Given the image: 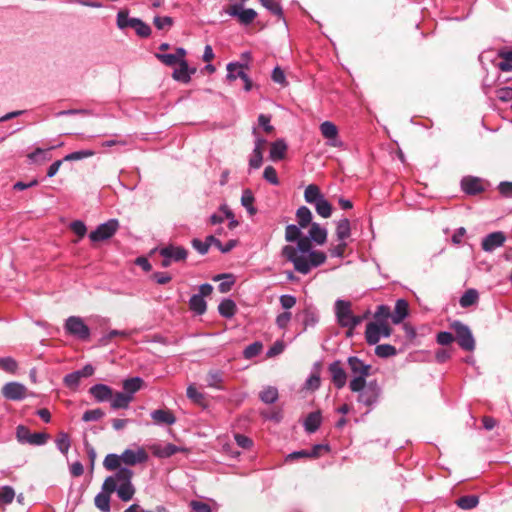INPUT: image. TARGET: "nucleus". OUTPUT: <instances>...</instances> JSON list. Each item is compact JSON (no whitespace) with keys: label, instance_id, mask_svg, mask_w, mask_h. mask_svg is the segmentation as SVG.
<instances>
[{"label":"nucleus","instance_id":"obj_44","mask_svg":"<svg viewBox=\"0 0 512 512\" xmlns=\"http://www.w3.org/2000/svg\"><path fill=\"white\" fill-rule=\"evenodd\" d=\"M55 443L57 449L64 455L68 453L71 447L70 437L66 432L58 433Z\"/></svg>","mask_w":512,"mask_h":512},{"label":"nucleus","instance_id":"obj_9","mask_svg":"<svg viewBox=\"0 0 512 512\" xmlns=\"http://www.w3.org/2000/svg\"><path fill=\"white\" fill-rule=\"evenodd\" d=\"M392 329L389 323H368L365 330V340L369 345H376L381 337H389Z\"/></svg>","mask_w":512,"mask_h":512},{"label":"nucleus","instance_id":"obj_6","mask_svg":"<svg viewBox=\"0 0 512 512\" xmlns=\"http://www.w3.org/2000/svg\"><path fill=\"white\" fill-rule=\"evenodd\" d=\"M245 69H247V63L230 62L227 64L226 78L229 82L240 78L243 82L244 91L249 92L252 88V80L245 72Z\"/></svg>","mask_w":512,"mask_h":512},{"label":"nucleus","instance_id":"obj_26","mask_svg":"<svg viewBox=\"0 0 512 512\" xmlns=\"http://www.w3.org/2000/svg\"><path fill=\"white\" fill-rule=\"evenodd\" d=\"M137 20H138V18L129 16L128 10H120L117 13L116 24L120 30H125L127 28L134 29V26H136L135 23L137 22Z\"/></svg>","mask_w":512,"mask_h":512},{"label":"nucleus","instance_id":"obj_10","mask_svg":"<svg viewBox=\"0 0 512 512\" xmlns=\"http://www.w3.org/2000/svg\"><path fill=\"white\" fill-rule=\"evenodd\" d=\"M65 330L68 334L80 339L87 340L90 337V329L78 316H70L65 322Z\"/></svg>","mask_w":512,"mask_h":512},{"label":"nucleus","instance_id":"obj_33","mask_svg":"<svg viewBox=\"0 0 512 512\" xmlns=\"http://www.w3.org/2000/svg\"><path fill=\"white\" fill-rule=\"evenodd\" d=\"M323 194L320 191V188L315 184H310L306 187L304 191V199L309 204H315L323 198Z\"/></svg>","mask_w":512,"mask_h":512},{"label":"nucleus","instance_id":"obj_37","mask_svg":"<svg viewBox=\"0 0 512 512\" xmlns=\"http://www.w3.org/2000/svg\"><path fill=\"white\" fill-rule=\"evenodd\" d=\"M218 312L222 317L231 318L236 313V304L231 299H224L218 306Z\"/></svg>","mask_w":512,"mask_h":512},{"label":"nucleus","instance_id":"obj_42","mask_svg":"<svg viewBox=\"0 0 512 512\" xmlns=\"http://www.w3.org/2000/svg\"><path fill=\"white\" fill-rule=\"evenodd\" d=\"M263 7H265L271 14L284 19L283 9L277 0H259Z\"/></svg>","mask_w":512,"mask_h":512},{"label":"nucleus","instance_id":"obj_29","mask_svg":"<svg viewBox=\"0 0 512 512\" xmlns=\"http://www.w3.org/2000/svg\"><path fill=\"white\" fill-rule=\"evenodd\" d=\"M309 238L317 244L322 245L327 240V230L318 223H312L309 230Z\"/></svg>","mask_w":512,"mask_h":512},{"label":"nucleus","instance_id":"obj_39","mask_svg":"<svg viewBox=\"0 0 512 512\" xmlns=\"http://www.w3.org/2000/svg\"><path fill=\"white\" fill-rule=\"evenodd\" d=\"M479 299L478 291L475 289H468L464 292L459 300V304L463 308L470 307L477 303Z\"/></svg>","mask_w":512,"mask_h":512},{"label":"nucleus","instance_id":"obj_25","mask_svg":"<svg viewBox=\"0 0 512 512\" xmlns=\"http://www.w3.org/2000/svg\"><path fill=\"white\" fill-rule=\"evenodd\" d=\"M153 454L159 458H168L173 456L174 454L182 451V449L172 443H167L165 445H155L153 446Z\"/></svg>","mask_w":512,"mask_h":512},{"label":"nucleus","instance_id":"obj_49","mask_svg":"<svg viewBox=\"0 0 512 512\" xmlns=\"http://www.w3.org/2000/svg\"><path fill=\"white\" fill-rule=\"evenodd\" d=\"M397 354V350L393 345L390 344H380L375 348V355L380 358H388L395 356Z\"/></svg>","mask_w":512,"mask_h":512},{"label":"nucleus","instance_id":"obj_38","mask_svg":"<svg viewBox=\"0 0 512 512\" xmlns=\"http://www.w3.org/2000/svg\"><path fill=\"white\" fill-rule=\"evenodd\" d=\"M351 234L350 221L347 218L340 219L336 226V236L338 240L344 241Z\"/></svg>","mask_w":512,"mask_h":512},{"label":"nucleus","instance_id":"obj_59","mask_svg":"<svg viewBox=\"0 0 512 512\" xmlns=\"http://www.w3.org/2000/svg\"><path fill=\"white\" fill-rule=\"evenodd\" d=\"M80 379V374L74 371L64 377V384L70 389H76L80 383Z\"/></svg>","mask_w":512,"mask_h":512},{"label":"nucleus","instance_id":"obj_57","mask_svg":"<svg viewBox=\"0 0 512 512\" xmlns=\"http://www.w3.org/2000/svg\"><path fill=\"white\" fill-rule=\"evenodd\" d=\"M263 178L272 185H279L277 171L273 166H267L263 172Z\"/></svg>","mask_w":512,"mask_h":512},{"label":"nucleus","instance_id":"obj_1","mask_svg":"<svg viewBox=\"0 0 512 512\" xmlns=\"http://www.w3.org/2000/svg\"><path fill=\"white\" fill-rule=\"evenodd\" d=\"M134 473L129 468H121L114 475L108 476L103 484L102 491L95 496L94 504L102 512L110 511V495L117 493L123 502L130 501L136 492L132 483Z\"/></svg>","mask_w":512,"mask_h":512},{"label":"nucleus","instance_id":"obj_55","mask_svg":"<svg viewBox=\"0 0 512 512\" xmlns=\"http://www.w3.org/2000/svg\"><path fill=\"white\" fill-rule=\"evenodd\" d=\"M302 321L304 325V330H306L308 327H312L318 322V315L310 309H305L303 311Z\"/></svg>","mask_w":512,"mask_h":512},{"label":"nucleus","instance_id":"obj_12","mask_svg":"<svg viewBox=\"0 0 512 512\" xmlns=\"http://www.w3.org/2000/svg\"><path fill=\"white\" fill-rule=\"evenodd\" d=\"M226 13L231 17H236L241 25H250L257 17V12L252 8H244L241 3L232 4Z\"/></svg>","mask_w":512,"mask_h":512},{"label":"nucleus","instance_id":"obj_8","mask_svg":"<svg viewBox=\"0 0 512 512\" xmlns=\"http://www.w3.org/2000/svg\"><path fill=\"white\" fill-rule=\"evenodd\" d=\"M120 227L117 219H109L107 222L100 224L97 228L90 232L89 239L92 242L105 241L112 238Z\"/></svg>","mask_w":512,"mask_h":512},{"label":"nucleus","instance_id":"obj_3","mask_svg":"<svg viewBox=\"0 0 512 512\" xmlns=\"http://www.w3.org/2000/svg\"><path fill=\"white\" fill-rule=\"evenodd\" d=\"M347 363L351 373L354 375L349 383V388L351 391H359L363 388L372 367L356 356L349 357Z\"/></svg>","mask_w":512,"mask_h":512},{"label":"nucleus","instance_id":"obj_63","mask_svg":"<svg viewBox=\"0 0 512 512\" xmlns=\"http://www.w3.org/2000/svg\"><path fill=\"white\" fill-rule=\"evenodd\" d=\"M155 57L165 64L166 66H174L176 64H179L177 58L174 56V54L170 53H156Z\"/></svg>","mask_w":512,"mask_h":512},{"label":"nucleus","instance_id":"obj_50","mask_svg":"<svg viewBox=\"0 0 512 512\" xmlns=\"http://www.w3.org/2000/svg\"><path fill=\"white\" fill-rule=\"evenodd\" d=\"M316 212L323 218H328L332 214L331 204L323 197L320 201L314 204Z\"/></svg>","mask_w":512,"mask_h":512},{"label":"nucleus","instance_id":"obj_27","mask_svg":"<svg viewBox=\"0 0 512 512\" xmlns=\"http://www.w3.org/2000/svg\"><path fill=\"white\" fill-rule=\"evenodd\" d=\"M287 152V144L284 140L278 139L271 144L270 158L273 161L284 159Z\"/></svg>","mask_w":512,"mask_h":512},{"label":"nucleus","instance_id":"obj_43","mask_svg":"<svg viewBox=\"0 0 512 512\" xmlns=\"http://www.w3.org/2000/svg\"><path fill=\"white\" fill-rule=\"evenodd\" d=\"M262 402L266 404H273L278 399V390L275 387L267 386L259 394Z\"/></svg>","mask_w":512,"mask_h":512},{"label":"nucleus","instance_id":"obj_52","mask_svg":"<svg viewBox=\"0 0 512 512\" xmlns=\"http://www.w3.org/2000/svg\"><path fill=\"white\" fill-rule=\"evenodd\" d=\"M262 348H263V345L261 342H254V343H251L250 345H248L244 351H243V356L246 358V359H252L256 356H258L261 351H262Z\"/></svg>","mask_w":512,"mask_h":512},{"label":"nucleus","instance_id":"obj_62","mask_svg":"<svg viewBox=\"0 0 512 512\" xmlns=\"http://www.w3.org/2000/svg\"><path fill=\"white\" fill-rule=\"evenodd\" d=\"M48 438V434L44 432L32 433L31 437L28 439V444L41 446L47 442Z\"/></svg>","mask_w":512,"mask_h":512},{"label":"nucleus","instance_id":"obj_54","mask_svg":"<svg viewBox=\"0 0 512 512\" xmlns=\"http://www.w3.org/2000/svg\"><path fill=\"white\" fill-rule=\"evenodd\" d=\"M271 79L274 83L279 84L281 87H285L287 85L285 72L280 66H276L273 69L271 73Z\"/></svg>","mask_w":512,"mask_h":512},{"label":"nucleus","instance_id":"obj_28","mask_svg":"<svg viewBox=\"0 0 512 512\" xmlns=\"http://www.w3.org/2000/svg\"><path fill=\"white\" fill-rule=\"evenodd\" d=\"M497 55L501 61L496 64V67L504 72L512 71V50L503 48L498 51Z\"/></svg>","mask_w":512,"mask_h":512},{"label":"nucleus","instance_id":"obj_45","mask_svg":"<svg viewBox=\"0 0 512 512\" xmlns=\"http://www.w3.org/2000/svg\"><path fill=\"white\" fill-rule=\"evenodd\" d=\"M255 201L254 195L250 189L243 191L241 196V204L247 209V211L253 215L256 213V208L253 203Z\"/></svg>","mask_w":512,"mask_h":512},{"label":"nucleus","instance_id":"obj_64","mask_svg":"<svg viewBox=\"0 0 512 512\" xmlns=\"http://www.w3.org/2000/svg\"><path fill=\"white\" fill-rule=\"evenodd\" d=\"M189 506L191 512H212L210 505L202 501L192 500Z\"/></svg>","mask_w":512,"mask_h":512},{"label":"nucleus","instance_id":"obj_13","mask_svg":"<svg viewBox=\"0 0 512 512\" xmlns=\"http://www.w3.org/2000/svg\"><path fill=\"white\" fill-rule=\"evenodd\" d=\"M331 381L337 389H342L347 383V373L340 360H335L328 366Z\"/></svg>","mask_w":512,"mask_h":512},{"label":"nucleus","instance_id":"obj_53","mask_svg":"<svg viewBox=\"0 0 512 512\" xmlns=\"http://www.w3.org/2000/svg\"><path fill=\"white\" fill-rule=\"evenodd\" d=\"M135 25L136 26H134V30L137 36L141 38H148L151 35V27L147 23L142 21L140 18H138Z\"/></svg>","mask_w":512,"mask_h":512},{"label":"nucleus","instance_id":"obj_34","mask_svg":"<svg viewBox=\"0 0 512 512\" xmlns=\"http://www.w3.org/2000/svg\"><path fill=\"white\" fill-rule=\"evenodd\" d=\"M207 386L223 390V372L221 370H210L206 376Z\"/></svg>","mask_w":512,"mask_h":512},{"label":"nucleus","instance_id":"obj_30","mask_svg":"<svg viewBox=\"0 0 512 512\" xmlns=\"http://www.w3.org/2000/svg\"><path fill=\"white\" fill-rule=\"evenodd\" d=\"M321 421L322 416L319 411L311 412L304 421V428L308 433H314L319 429Z\"/></svg>","mask_w":512,"mask_h":512},{"label":"nucleus","instance_id":"obj_2","mask_svg":"<svg viewBox=\"0 0 512 512\" xmlns=\"http://www.w3.org/2000/svg\"><path fill=\"white\" fill-rule=\"evenodd\" d=\"M311 239L302 236L297 245H285L281 250V256L288 262H291L295 271L306 275L309 273V268L306 265L305 257L312 251Z\"/></svg>","mask_w":512,"mask_h":512},{"label":"nucleus","instance_id":"obj_14","mask_svg":"<svg viewBox=\"0 0 512 512\" xmlns=\"http://www.w3.org/2000/svg\"><path fill=\"white\" fill-rule=\"evenodd\" d=\"M121 456L123 463L127 466L143 464L149 459V455L143 447H138L136 450L126 449Z\"/></svg>","mask_w":512,"mask_h":512},{"label":"nucleus","instance_id":"obj_31","mask_svg":"<svg viewBox=\"0 0 512 512\" xmlns=\"http://www.w3.org/2000/svg\"><path fill=\"white\" fill-rule=\"evenodd\" d=\"M327 257L326 254L322 251L312 250L306 257V265L309 268V272L312 268L318 267L325 263Z\"/></svg>","mask_w":512,"mask_h":512},{"label":"nucleus","instance_id":"obj_4","mask_svg":"<svg viewBox=\"0 0 512 512\" xmlns=\"http://www.w3.org/2000/svg\"><path fill=\"white\" fill-rule=\"evenodd\" d=\"M454 330L458 345L465 351H473L475 349V339L470 328L461 321H454L451 324Z\"/></svg>","mask_w":512,"mask_h":512},{"label":"nucleus","instance_id":"obj_60","mask_svg":"<svg viewBox=\"0 0 512 512\" xmlns=\"http://www.w3.org/2000/svg\"><path fill=\"white\" fill-rule=\"evenodd\" d=\"M0 368L6 372L14 373L17 369V362L12 357L0 358Z\"/></svg>","mask_w":512,"mask_h":512},{"label":"nucleus","instance_id":"obj_51","mask_svg":"<svg viewBox=\"0 0 512 512\" xmlns=\"http://www.w3.org/2000/svg\"><path fill=\"white\" fill-rule=\"evenodd\" d=\"M153 24L158 30L170 29L174 24V20L170 16H155Z\"/></svg>","mask_w":512,"mask_h":512},{"label":"nucleus","instance_id":"obj_46","mask_svg":"<svg viewBox=\"0 0 512 512\" xmlns=\"http://www.w3.org/2000/svg\"><path fill=\"white\" fill-rule=\"evenodd\" d=\"M391 318V311L387 305H379L374 313V319L372 323H388V319Z\"/></svg>","mask_w":512,"mask_h":512},{"label":"nucleus","instance_id":"obj_5","mask_svg":"<svg viewBox=\"0 0 512 512\" xmlns=\"http://www.w3.org/2000/svg\"><path fill=\"white\" fill-rule=\"evenodd\" d=\"M359 393L357 401L369 408L375 405L381 395V388L376 380L365 382L363 388L357 391Z\"/></svg>","mask_w":512,"mask_h":512},{"label":"nucleus","instance_id":"obj_40","mask_svg":"<svg viewBox=\"0 0 512 512\" xmlns=\"http://www.w3.org/2000/svg\"><path fill=\"white\" fill-rule=\"evenodd\" d=\"M296 218L299 226L305 228L311 224L312 213L306 206H301L296 211Z\"/></svg>","mask_w":512,"mask_h":512},{"label":"nucleus","instance_id":"obj_22","mask_svg":"<svg viewBox=\"0 0 512 512\" xmlns=\"http://www.w3.org/2000/svg\"><path fill=\"white\" fill-rule=\"evenodd\" d=\"M152 420L155 424L158 425H168L171 426L175 424L176 417L175 415L168 409H157L151 412L150 414Z\"/></svg>","mask_w":512,"mask_h":512},{"label":"nucleus","instance_id":"obj_11","mask_svg":"<svg viewBox=\"0 0 512 512\" xmlns=\"http://www.w3.org/2000/svg\"><path fill=\"white\" fill-rule=\"evenodd\" d=\"M508 79L501 80L500 76L497 79H490L487 75L483 80V92L485 94L495 93L496 96H512V86L503 85Z\"/></svg>","mask_w":512,"mask_h":512},{"label":"nucleus","instance_id":"obj_23","mask_svg":"<svg viewBox=\"0 0 512 512\" xmlns=\"http://www.w3.org/2000/svg\"><path fill=\"white\" fill-rule=\"evenodd\" d=\"M133 399L134 397H130L129 394H125L124 392H116L115 394L113 393V396L109 401L111 408L118 410L127 409Z\"/></svg>","mask_w":512,"mask_h":512},{"label":"nucleus","instance_id":"obj_20","mask_svg":"<svg viewBox=\"0 0 512 512\" xmlns=\"http://www.w3.org/2000/svg\"><path fill=\"white\" fill-rule=\"evenodd\" d=\"M196 73V68H190L186 60L179 63V67L174 69L173 78L181 83H188L191 80V75Z\"/></svg>","mask_w":512,"mask_h":512},{"label":"nucleus","instance_id":"obj_16","mask_svg":"<svg viewBox=\"0 0 512 512\" xmlns=\"http://www.w3.org/2000/svg\"><path fill=\"white\" fill-rule=\"evenodd\" d=\"M335 315L341 327L347 328L352 318L351 302L338 299L335 302Z\"/></svg>","mask_w":512,"mask_h":512},{"label":"nucleus","instance_id":"obj_56","mask_svg":"<svg viewBox=\"0 0 512 512\" xmlns=\"http://www.w3.org/2000/svg\"><path fill=\"white\" fill-rule=\"evenodd\" d=\"M94 155V152L92 150H80L75 151L70 154H67L63 160L65 161H77L82 160L84 158H88Z\"/></svg>","mask_w":512,"mask_h":512},{"label":"nucleus","instance_id":"obj_61","mask_svg":"<svg viewBox=\"0 0 512 512\" xmlns=\"http://www.w3.org/2000/svg\"><path fill=\"white\" fill-rule=\"evenodd\" d=\"M15 497V492L12 487L4 486L0 490V502L10 504Z\"/></svg>","mask_w":512,"mask_h":512},{"label":"nucleus","instance_id":"obj_18","mask_svg":"<svg viewBox=\"0 0 512 512\" xmlns=\"http://www.w3.org/2000/svg\"><path fill=\"white\" fill-rule=\"evenodd\" d=\"M506 241V236L502 231H496L488 234L482 240V249L486 252H492L501 247Z\"/></svg>","mask_w":512,"mask_h":512},{"label":"nucleus","instance_id":"obj_35","mask_svg":"<svg viewBox=\"0 0 512 512\" xmlns=\"http://www.w3.org/2000/svg\"><path fill=\"white\" fill-rule=\"evenodd\" d=\"M121 463H123L122 456L118 455V454L111 453V454L106 455V457L103 461V466L108 471L118 472L119 469L122 468Z\"/></svg>","mask_w":512,"mask_h":512},{"label":"nucleus","instance_id":"obj_24","mask_svg":"<svg viewBox=\"0 0 512 512\" xmlns=\"http://www.w3.org/2000/svg\"><path fill=\"white\" fill-rule=\"evenodd\" d=\"M408 315V303L404 299H398L395 304L391 319L394 324L401 323Z\"/></svg>","mask_w":512,"mask_h":512},{"label":"nucleus","instance_id":"obj_58","mask_svg":"<svg viewBox=\"0 0 512 512\" xmlns=\"http://www.w3.org/2000/svg\"><path fill=\"white\" fill-rule=\"evenodd\" d=\"M104 415V412L100 408L87 410L83 413L82 420L84 422L97 421L100 420Z\"/></svg>","mask_w":512,"mask_h":512},{"label":"nucleus","instance_id":"obj_21","mask_svg":"<svg viewBox=\"0 0 512 512\" xmlns=\"http://www.w3.org/2000/svg\"><path fill=\"white\" fill-rule=\"evenodd\" d=\"M89 393L97 402L109 401L113 396L112 388L105 384H95L91 386Z\"/></svg>","mask_w":512,"mask_h":512},{"label":"nucleus","instance_id":"obj_15","mask_svg":"<svg viewBox=\"0 0 512 512\" xmlns=\"http://www.w3.org/2000/svg\"><path fill=\"white\" fill-rule=\"evenodd\" d=\"M320 131L322 136L327 140V145L337 148L343 146V142L338 138V128L331 121L321 123Z\"/></svg>","mask_w":512,"mask_h":512},{"label":"nucleus","instance_id":"obj_36","mask_svg":"<svg viewBox=\"0 0 512 512\" xmlns=\"http://www.w3.org/2000/svg\"><path fill=\"white\" fill-rule=\"evenodd\" d=\"M190 309L198 315H202L206 312L207 304L201 295L194 294L189 300Z\"/></svg>","mask_w":512,"mask_h":512},{"label":"nucleus","instance_id":"obj_32","mask_svg":"<svg viewBox=\"0 0 512 512\" xmlns=\"http://www.w3.org/2000/svg\"><path fill=\"white\" fill-rule=\"evenodd\" d=\"M144 384V381L140 377H132L123 381V389L125 394H129L130 397L139 391Z\"/></svg>","mask_w":512,"mask_h":512},{"label":"nucleus","instance_id":"obj_48","mask_svg":"<svg viewBox=\"0 0 512 512\" xmlns=\"http://www.w3.org/2000/svg\"><path fill=\"white\" fill-rule=\"evenodd\" d=\"M300 226L289 224L285 228V240L287 242H297L302 237Z\"/></svg>","mask_w":512,"mask_h":512},{"label":"nucleus","instance_id":"obj_17","mask_svg":"<svg viewBox=\"0 0 512 512\" xmlns=\"http://www.w3.org/2000/svg\"><path fill=\"white\" fill-rule=\"evenodd\" d=\"M3 396L8 400L20 401L27 395V388L18 382H9L2 388Z\"/></svg>","mask_w":512,"mask_h":512},{"label":"nucleus","instance_id":"obj_7","mask_svg":"<svg viewBox=\"0 0 512 512\" xmlns=\"http://www.w3.org/2000/svg\"><path fill=\"white\" fill-rule=\"evenodd\" d=\"M159 254L163 257L161 266L167 268L172 262L185 261L188 251L182 246L168 245L160 248Z\"/></svg>","mask_w":512,"mask_h":512},{"label":"nucleus","instance_id":"obj_41","mask_svg":"<svg viewBox=\"0 0 512 512\" xmlns=\"http://www.w3.org/2000/svg\"><path fill=\"white\" fill-rule=\"evenodd\" d=\"M479 503V498L476 495H465L457 499L456 504L459 508L470 510L475 508Z\"/></svg>","mask_w":512,"mask_h":512},{"label":"nucleus","instance_id":"obj_19","mask_svg":"<svg viewBox=\"0 0 512 512\" xmlns=\"http://www.w3.org/2000/svg\"><path fill=\"white\" fill-rule=\"evenodd\" d=\"M461 188L468 195H478L485 190L482 179L466 176L461 180Z\"/></svg>","mask_w":512,"mask_h":512},{"label":"nucleus","instance_id":"obj_47","mask_svg":"<svg viewBox=\"0 0 512 512\" xmlns=\"http://www.w3.org/2000/svg\"><path fill=\"white\" fill-rule=\"evenodd\" d=\"M220 279H225V281H222L218 285V290L221 293L229 292L231 290V288H232V285L235 282L234 277L232 275H230V274H220V275H217L216 277H214L215 281L220 280Z\"/></svg>","mask_w":512,"mask_h":512}]
</instances>
